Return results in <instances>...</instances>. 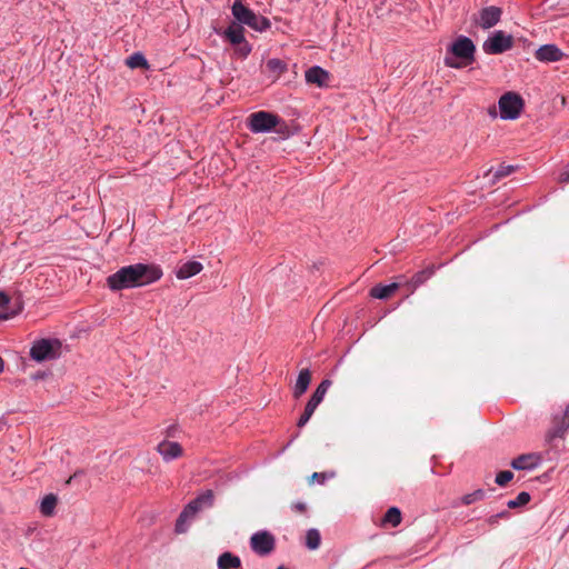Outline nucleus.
<instances>
[{
    "label": "nucleus",
    "mask_w": 569,
    "mask_h": 569,
    "mask_svg": "<svg viewBox=\"0 0 569 569\" xmlns=\"http://www.w3.org/2000/svg\"><path fill=\"white\" fill-rule=\"evenodd\" d=\"M385 523H390L392 527H397L401 522V512L399 508L391 507L387 510L383 517Z\"/></svg>",
    "instance_id": "a878e982"
},
{
    "label": "nucleus",
    "mask_w": 569,
    "mask_h": 569,
    "mask_svg": "<svg viewBox=\"0 0 569 569\" xmlns=\"http://www.w3.org/2000/svg\"><path fill=\"white\" fill-rule=\"evenodd\" d=\"M498 106L502 120H516L520 117L525 102L520 94L508 91L499 98Z\"/></svg>",
    "instance_id": "39448f33"
},
{
    "label": "nucleus",
    "mask_w": 569,
    "mask_h": 569,
    "mask_svg": "<svg viewBox=\"0 0 569 569\" xmlns=\"http://www.w3.org/2000/svg\"><path fill=\"white\" fill-rule=\"evenodd\" d=\"M61 347L58 339H39L32 343L30 357L37 362L54 360L61 356Z\"/></svg>",
    "instance_id": "20e7f679"
},
{
    "label": "nucleus",
    "mask_w": 569,
    "mask_h": 569,
    "mask_svg": "<svg viewBox=\"0 0 569 569\" xmlns=\"http://www.w3.org/2000/svg\"><path fill=\"white\" fill-rule=\"evenodd\" d=\"M311 381V372L309 369H302L297 378L295 388H293V397L300 398L307 390Z\"/></svg>",
    "instance_id": "f3484780"
},
{
    "label": "nucleus",
    "mask_w": 569,
    "mask_h": 569,
    "mask_svg": "<svg viewBox=\"0 0 569 569\" xmlns=\"http://www.w3.org/2000/svg\"><path fill=\"white\" fill-rule=\"evenodd\" d=\"M157 451L167 462L181 457L183 453V449L178 442L166 440L157 446Z\"/></svg>",
    "instance_id": "4468645a"
},
{
    "label": "nucleus",
    "mask_w": 569,
    "mask_h": 569,
    "mask_svg": "<svg viewBox=\"0 0 569 569\" xmlns=\"http://www.w3.org/2000/svg\"><path fill=\"white\" fill-rule=\"evenodd\" d=\"M305 77L308 83H313L317 84L318 87H323L327 84L329 80V72L319 66H315L306 71Z\"/></svg>",
    "instance_id": "2eb2a0df"
},
{
    "label": "nucleus",
    "mask_w": 569,
    "mask_h": 569,
    "mask_svg": "<svg viewBox=\"0 0 569 569\" xmlns=\"http://www.w3.org/2000/svg\"><path fill=\"white\" fill-rule=\"evenodd\" d=\"M509 517V512L508 511H501L499 513H496V515H492L490 516L489 518H487V523L489 526H496L499 521V519L501 518H508Z\"/></svg>",
    "instance_id": "72a5a7b5"
},
{
    "label": "nucleus",
    "mask_w": 569,
    "mask_h": 569,
    "mask_svg": "<svg viewBox=\"0 0 569 569\" xmlns=\"http://www.w3.org/2000/svg\"><path fill=\"white\" fill-rule=\"evenodd\" d=\"M308 402H310V403H312L313 406H317V407H318V406L322 402V400H321L320 398L316 397V396L312 393V396L310 397V399H309V401H308Z\"/></svg>",
    "instance_id": "ea45409f"
},
{
    "label": "nucleus",
    "mask_w": 569,
    "mask_h": 569,
    "mask_svg": "<svg viewBox=\"0 0 569 569\" xmlns=\"http://www.w3.org/2000/svg\"><path fill=\"white\" fill-rule=\"evenodd\" d=\"M9 301H10L9 296L7 293L0 291V308L7 306L9 303Z\"/></svg>",
    "instance_id": "c9c22d12"
},
{
    "label": "nucleus",
    "mask_w": 569,
    "mask_h": 569,
    "mask_svg": "<svg viewBox=\"0 0 569 569\" xmlns=\"http://www.w3.org/2000/svg\"><path fill=\"white\" fill-rule=\"evenodd\" d=\"M530 501V495L526 491H521L515 499L507 502L508 508L515 509L527 505Z\"/></svg>",
    "instance_id": "bb28decb"
},
{
    "label": "nucleus",
    "mask_w": 569,
    "mask_h": 569,
    "mask_svg": "<svg viewBox=\"0 0 569 569\" xmlns=\"http://www.w3.org/2000/svg\"><path fill=\"white\" fill-rule=\"evenodd\" d=\"M277 569H288V568L283 567V566H279Z\"/></svg>",
    "instance_id": "c03bdc74"
},
{
    "label": "nucleus",
    "mask_w": 569,
    "mask_h": 569,
    "mask_svg": "<svg viewBox=\"0 0 569 569\" xmlns=\"http://www.w3.org/2000/svg\"><path fill=\"white\" fill-rule=\"evenodd\" d=\"M251 549L259 556H267L274 549V538L268 531H258L250 538Z\"/></svg>",
    "instance_id": "1a4fd4ad"
},
{
    "label": "nucleus",
    "mask_w": 569,
    "mask_h": 569,
    "mask_svg": "<svg viewBox=\"0 0 569 569\" xmlns=\"http://www.w3.org/2000/svg\"><path fill=\"white\" fill-rule=\"evenodd\" d=\"M569 429V403L566 406L562 415H555L551 420V427L546 433V441L551 442L556 438H562Z\"/></svg>",
    "instance_id": "6e6552de"
},
{
    "label": "nucleus",
    "mask_w": 569,
    "mask_h": 569,
    "mask_svg": "<svg viewBox=\"0 0 569 569\" xmlns=\"http://www.w3.org/2000/svg\"><path fill=\"white\" fill-rule=\"evenodd\" d=\"M202 270V264L198 261H188L177 271V278L188 279L198 274Z\"/></svg>",
    "instance_id": "6ab92c4d"
},
{
    "label": "nucleus",
    "mask_w": 569,
    "mask_h": 569,
    "mask_svg": "<svg viewBox=\"0 0 569 569\" xmlns=\"http://www.w3.org/2000/svg\"><path fill=\"white\" fill-rule=\"evenodd\" d=\"M214 495L212 490H206L200 493L197 498L191 500L179 515L174 530L177 533H183L188 529L189 522L196 517V515L207 508L213 506Z\"/></svg>",
    "instance_id": "7ed1b4c3"
},
{
    "label": "nucleus",
    "mask_w": 569,
    "mask_h": 569,
    "mask_svg": "<svg viewBox=\"0 0 569 569\" xmlns=\"http://www.w3.org/2000/svg\"><path fill=\"white\" fill-rule=\"evenodd\" d=\"M266 66L267 69L276 77H279L287 70V64L282 60L277 58L269 59Z\"/></svg>",
    "instance_id": "393cba45"
},
{
    "label": "nucleus",
    "mask_w": 569,
    "mask_h": 569,
    "mask_svg": "<svg viewBox=\"0 0 569 569\" xmlns=\"http://www.w3.org/2000/svg\"><path fill=\"white\" fill-rule=\"evenodd\" d=\"M562 57V51L556 44H543L535 52V58L541 62H556Z\"/></svg>",
    "instance_id": "f8f14e48"
},
{
    "label": "nucleus",
    "mask_w": 569,
    "mask_h": 569,
    "mask_svg": "<svg viewBox=\"0 0 569 569\" xmlns=\"http://www.w3.org/2000/svg\"><path fill=\"white\" fill-rule=\"evenodd\" d=\"M243 24L250 27L251 29H253L256 31H260V32L266 31L267 29H269L271 27V23L267 18H264L262 16H257L254 12H252L250 18L247 19Z\"/></svg>",
    "instance_id": "412c9836"
},
{
    "label": "nucleus",
    "mask_w": 569,
    "mask_h": 569,
    "mask_svg": "<svg viewBox=\"0 0 569 569\" xmlns=\"http://www.w3.org/2000/svg\"><path fill=\"white\" fill-rule=\"evenodd\" d=\"M513 47V38L511 34H507L499 30L493 32L485 42L483 51L487 54H500Z\"/></svg>",
    "instance_id": "0eeeda50"
},
{
    "label": "nucleus",
    "mask_w": 569,
    "mask_h": 569,
    "mask_svg": "<svg viewBox=\"0 0 569 569\" xmlns=\"http://www.w3.org/2000/svg\"><path fill=\"white\" fill-rule=\"evenodd\" d=\"M331 386V381L328 380V379H325L320 382V385L317 387V389L315 390L313 395L318 398H320L321 400H323L329 387Z\"/></svg>",
    "instance_id": "473e14b6"
},
{
    "label": "nucleus",
    "mask_w": 569,
    "mask_h": 569,
    "mask_svg": "<svg viewBox=\"0 0 569 569\" xmlns=\"http://www.w3.org/2000/svg\"><path fill=\"white\" fill-rule=\"evenodd\" d=\"M431 274L432 270H422L412 277L410 283L412 284L413 288H417L421 286L427 279H429Z\"/></svg>",
    "instance_id": "c756f323"
},
{
    "label": "nucleus",
    "mask_w": 569,
    "mask_h": 569,
    "mask_svg": "<svg viewBox=\"0 0 569 569\" xmlns=\"http://www.w3.org/2000/svg\"><path fill=\"white\" fill-rule=\"evenodd\" d=\"M9 318L8 313L0 312V320H7Z\"/></svg>",
    "instance_id": "79ce46f5"
},
{
    "label": "nucleus",
    "mask_w": 569,
    "mask_h": 569,
    "mask_svg": "<svg viewBox=\"0 0 569 569\" xmlns=\"http://www.w3.org/2000/svg\"><path fill=\"white\" fill-rule=\"evenodd\" d=\"M317 409V406H313L312 403L310 402H307L306 407H305V411H307L309 415H313V412L316 411Z\"/></svg>",
    "instance_id": "58836bf2"
},
{
    "label": "nucleus",
    "mask_w": 569,
    "mask_h": 569,
    "mask_svg": "<svg viewBox=\"0 0 569 569\" xmlns=\"http://www.w3.org/2000/svg\"><path fill=\"white\" fill-rule=\"evenodd\" d=\"M475 51L476 47L472 40L468 37L459 36L448 48L445 64L453 69L467 67L473 62Z\"/></svg>",
    "instance_id": "f03ea898"
},
{
    "label": "nucleus",
    "mask_w": 569,
    "mask_h": 569,
    "mask_svg": "<svg viewBox=\"0 0 569 569\" xmlns=\"http://www.w3.org/2000/svg\"><path fill=\"white\" fill-rule=\"evenodd\" d=\"M512 478L513 473L509 470H505L497 473L495 481L498 486L505 487Z\"/></svg>",
    "instance_id": "7c9ffc66"
},
{
    "label": "nucleus",
    "mask_w": 569,
    "mask_h": 569,
    "mask_svg": "<svg viewBox=\"0 0 569 569\" xmlns=\"http://www.w3.org/2000/svg\"><path fill=\"white\" fill-rule=\"evenodd\" d=\"M332 477H335V472H313L309 479V482L313 483L315 481H317L318 483L322 485L326 482V480Z\"/></svg>",
    "instance_id": "2f4dec72"
},
{
    "label": "nucleus",
    "mask_w": 569,
    "mask_h": 569,
    "mask_svg": "<svg viewBox=\"0 0 569 569\" xmlns=\"http://www.w3.org/2000/svg\"><path fill=\"white\" fill-rule=\"evenodd\" d=\"M321 542L320 532L317 529H309L306 535V546L310 550H316L319 548Z\"/></svg>",
    "instance_id": "b1692460"
},
{
    "label": "nucleus",
    "mask_w": 569,
    "mask_h": 569,
    "mask_svg": "<svg viewBox=\"0 0 569 569\" xmlns=\"http://www.w3.org/2000/svg\"><path fill=\"white\" fill-rule=\"evenodd\" d=\"M231 11L236 20L241 24L252 14V10L242 3V0H234Z\"/></svg>",
    "instance_id": "aec40b11"
},
{
    "label": "nucleus",
    "mask_w": 569,
    "mask_h": 569,
    "mask_svg": "<svg viewBox=\"0 0 569 569\" xmlns=\"http://www.w3.org/2000/svg\"><path fill=\"white\" fill-rule=\"evenodd\" d=\"M311 417L312 416L309 415L307 411H303V413L301 415V417L299 418V420L297 422V426L299 428L305 427L308 423V421L310 420Z\"/></svg>",
    "instance_id": "f704fd0d"
},
{
    "label": "nucleus",
    "mask_w": 569,
    "mask_h": 569,
    "mask_svg": "<svg viewBox=\"0 0 569 569\" xmlns=\"http://www.w3.org/2000/svg\"><path fill=\"white\" fill-rule=\"evenodd\" d=\"M219 569H241V560L231 552H223L218 558Z\"/></svg>",
    "instance_id": "a211bd4d"
},
{
    "label": "nucleus",
    "mask_w": 569,
    "mask_h": 569,
    "mask_svg": "<svg viewBox=\"0 0 569 569\" xmlns=\"http://www.w3.org/2000/svg\"><path fill=\"white\" fill-rule=\"evenodd\" d=\"M488 112H489V114H490L491 117H493V118H496V117H497V110H496V107H491V108H489V111H488Z\"/></svg>",
    "instance_id": "a19ab883"
},
{
    "label": "nucleus",
    "mask_w": 569,
    "mask_h": 569,
    "mask_svg": "<svg viewBox=\"0 0 569 569\" xmlns=\"http://www.w3.org/2000/svg\"><path fill=\"white\" fill-rule=\"evenodd\" d=\"M561 182H569V167L560 174Z\"/></svg>",
    "instance_id": "4c0bfd02"
},
{
    "label": "nucleus",
    "mask_w": 569,
    "mask_h": 569,
    "mask_svg": "<svg viewBox=\"0 0 569 569\" xmlns=\"http://www.w3.org/2000/svg\"><path fill=\"white\" fill-rule=\"evenodd\" d=\"M501 13L502 11L499 7L490 6L483 8L479 12L478 23L482 29H490L499 22Z\"/></svg>",
    "instance_id": "9b49d317"
},
{
    "label": "nucleus",
    "mask_w": 569,
    "mask_h": 569,
    "mask_svg": "<svg viewBox=\"0 0 569 569\" xmlns=\"http://www.w3.org/2000/svg\"><path fill=\"white\" fill-rule=\"evenodd\" d=\"M224 37L232 43V44H241L240 51L243 56L249 54L251 51V48L249 47L248 42L244 39V30L242 26L232 23L230 24L226 31Z\"/></svg>",
    "instance_id": "9d476101"
},
{
    "label": "nucleus",
    "mask_w": 569,
    "mask_h": 569,
    "mask_svg": "<svg viewBox=\"0 0 569 569\" xmlns=\"http://www.w3.org/2000/svg\"><path fill=\"white\" fill-rule=\"evenodd\" d=\"M57 501L58 499L54 495H47L41 501L40 512L46 517H51L54 513Z\"/></svg>",
    "instance_id": "4be33fe9"
},
{
    "label": "nucleus",
    "mask_w": 569,
    "mask_h": 569,
    "mask_svg": "<svg viewBox=\"0 0 569 569\" xmlns=\"http://www.w3.org/2000/svg\"><path fill=\"white\" fill-rule=\"evenodd\" d=\"M541 462V458L537 453H525L511 461V467L516 470H532Z\"/></svg>",
    "instance_id": "ddd939ff"
},
{
    "label": "nucleus",
    "mask_w": 569,
    "mask_h": 569,
    "mask_svg": "<svg viewBox=\"0 0 569 569\" xmlns=\"http://www.w3.org/2000/svg\"><path fill=\"white\" fill-rule=\"evenodd\" d=\"M486 493L482 489H477L471 493H467L461 498V502L466 506H469L476 501L482 500Z\"/></svg>",
    "instance_id": "cd10ccee"
},
{
    "label": "nucleus",
    "mask_w": 569,
    "mask_h": 569,
    "mask_svg": "<svg viewBox=\"0 0 569 569\" xmlns=\"http://www.w3.org/2000/svg\"><path fill=\"white\" fill-rule=\"evenodd\" d=\"M515 171V167L511 164H500L497 170L493 172V182L511 174Z\"/></svg>",
    "instance_id": "c85d7f7f"
},
{
    "label": "nucleus",
    "mask_w": 569,
    "mask_h": 569,
    "mask_svg": "<svg viewBox=\"0 0 569 569\" xmlns=\"http://www.w3.org/2000/svg\"><path fill=\"white\" fill-rule=\"evenodd\" d=\"M162 269L154 263H134L121 267L106 279L107 287L111 291L149 286L161 279Z\"/></svg>",
    "instance_id": "f257e3e1"
},
{
    "label": "nucleus",
    "mask_w": 569,
    "mask_h": 569,
    "mask_svg": "<svg viewBox=\"0 0 569 569\" xmlns=\"http://www.w3.org/2000/svg\"><path fill=\"white\" fill-rule=\"evenodd\" d=\"M4 369V361L3 359L0 357V373L3 371Z\"/></svg>",
    "instance_id": "37998d69"
},
{
    "label": "nucleus",
    "mask_w": 569,
    "mask_h": 569,
    "mask_svg": "<svg viewBox=\"0 0 569 569\" xmlns=\"http://www.w3.org/2000/svg\"><path fill=\"white\" fill-rule=\"evenodd\" d=\"M127 66L131 69H136V68L147 69L149 67L146 57L140 52H136V53L131 54L127 59Z\"/></svg>",
    "instance_id": "5701e85b"
},
{
    "label": "nucleus",
    "mask_w": 569,
    "mask_h": 569,
    "mask_svg": "<svg viewBox=\"0 0 569 569\" xmlns=\"http://www.w3.org/2000/svg\"><path fill=\"white\" fill-rule=\"evenodd\" d=\"M281 119L268 111H257L248 117L247 127L253 133H263L272 131Z\"/></svg>",
    "instance_id": "423d86ee"
},
{
    "label": "nucleus",
    "mask_w": 569,
    "mask_h": 569,
    "mask_svg": "<svg viewBox=\"0 0 569 569\" xmlns=\"http://www.w3.org/2000/svg\"><path fill=\"white\" fill-rule=\"evenodd\" d=\"M399 286L400 284L398 282H392L389 284H376L371 288L370 296L381 300L388 299L399 289Z\"/></svg>",
    "instance_id": "dca6fc26"
},
{
    "label": "nucleus",
    "mask_w": 569,
    "mask_h": 569,
    "mask_svg": "<svg viewBox=\"0 0 569 569\" xmlns=\"http://www.w3.org/2000/svg\"><path fill=\"white\" fill-rule=\"evenodd\" d=\"M292 508L298 512H305L306 511V505L303 502H297L292 506Z\"/></svg>",
    "instance_id": "e433bc0d"
}]
</instances>
